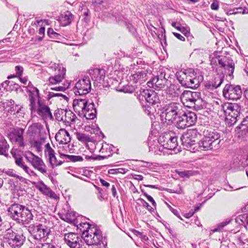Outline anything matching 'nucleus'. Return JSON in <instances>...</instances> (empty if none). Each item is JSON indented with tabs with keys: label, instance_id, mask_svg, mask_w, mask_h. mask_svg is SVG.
<instances>
[{
	"label": "nucleus",
	"instance_id": "1",
	"mask_svg": "<svg viewBox=\"0 0 248 248\" xmlns=\"http://www.w3.org/2000/svg\"><path fill=\"white\" fill-rule=\"evenodd\" d=\"M156 113L162 123L171 124L182 113L183 107L179 103L172 102L166 105H157Z\"/></svg>",
	"mask_w": 248,
	"mask_h": 248
},
{
	"label": "nucleus",
	"instance_id": "2",
	"mask_svg": "<svg viewBox=\"0 0 248 248\" xmlns=\"http://www.w3.org/2000/svg\"><path fill=\"white\" fill-rule=\"evenodd\" d=\"M175 76L182 86L192 89L197 88L203 79L191 68L178 71Z\"/></svg>",
	"mask_w": 248,
	"mask_h": 248
},
{
	"label": "nucleus",
	"instance_id": "3",
	"mask_svg": "<svg viewBox=\"0 0 248 248\" xmlns=\"http://www.w3.org/2000/svg\"><path fill=\"white\" fill-rule=\"evenodd\" d=\"M201 93L184 91L181 95V100L184 105L189 108H200L202 106V99Z\"/></svg>",
	"mask_w": 248,
	"mask_h": 248
},
{
	"label": "nucleus",
	"instance_id": "4",
	"mask_svg": "<svg viewBox=\"0 0 248 248\" xmlns=\"http://www.w3.org/2000/svg\"><path fill=\"white\" fill-rule=\"evenodd\" d=\"M225 115V122L230 125L234 124L240 115L241 107L236 103H227L222 106Z\"/></svg>",
	"mask_w": 248,
	"mask_h": 248
},
{
	"label": "nucleus",
	"instance_id": "5",
	"mask_svg": "<svg viewBox=\"0 0 248 248\" xmlns=\"http://www.w3.org/2000/svg\"><path fill=\"white\" fill-rule=\"evenodd\" d=\"M28 231L31 236L36 240L46 239L50 232L48 227L41 223L30 224L28 227Z\"/></svg>",
	"mask_w": 248,
	"mask_h": 248
},
{
	"label": "nucleus",
	"instance_id": "6",
	"mask_svg": "<svg viewBox=\"0 0 248 248\" xmlns=\"http://www.w3.org/2000/svg\"><path fill=\"white\" fill-rule=\"evenodd\" d=\"M82 238L88 245H97L102 241V232L97 227L93 225L87 232H84Z\"/></svg>",
	"mask_w": 248,
	"mask_h": 248
},
{
	"label": "nucleus",
	"instance_id": "7",
	"mask_svg": "<svg viewBox=\"0 0 248 248\" xmlns=\"http://www.w3.org/2000/svg\"><path fill=\"white\" fill-rule=\"evenodd\" d=\"M169 70L160 66L156 72V91H165L168 89L170 81L166 78L167 72Z\"/></svg>",
	"mask_w": 248,
	"mask_h": 248
},
{
	"label": "nucleus",
	"instance_id": "8",
	"mask_svg": "<svg viewBox=\"0 0 248 248\" xmlns=\"http://www.w3.org/2000/svg\"><path fill=\"white\" fill-rule=\"evenodd\" d=\"M26 158L35 169L44 175L46 174L47 172L46 166L41 158L35 155L30 151L27 153Z\"/></svg>",
	"mask_w": 248,
	"mask_h": 248
},
{
	"label": "nucleus",
	"instance_id": "9",
	"mask_svg": "<svg viewBox=\"0 0 248 248\" xmlns=\"http://www.w3.org/2000/svg\"><path fill=\"white\" fill-rule=\"evenodd\" d=\"M223 94L229 100H236L241 98L242 90L239 85L227 84L223 89Z\"/></svg>",
	"mask_w": 248,
	"mask_h": 248
},
{
	"label": "nucleus",
	"instance_id": "10",
	"mask_svg": "<svg viewBox=\"0 0 248 248\" xmlns=\"http://www.w3.org/2000/svg\"><path fill=\"white\" fill-rule=\"evenodd\" d=\"M216 58L220 67L224 69L225 74L230 77H233L234 70V63L233 60L230 57L224 56H218Z\"/></svg>",
	"mask_w": 248,
	"mask_h": 248
},
{
	"label": "nucleus",
	"instance_id": "11",
	"mask_svg": "<svg viewBox=\"0 0 248 248\" xmlns=\"http://www.w3.org/2000/svg\"><path fill=\"white\" fill-rule=\"evenodd\" d=\"M199 134L196 129H188L181 138L183 145L187 149L195 144V139Z\"/></svg>",
	"mask_w": 248,
	"mask_h": 248
},
{
	"label": "nucleus",
	"instance_id": "12",
	"mask_svg": "<svg viewBox=\"0 0 248 248\" xmlns=\"http://www.w3.org/2000/svg\"><path fill=\"white\" fill-rule=\"evenodd\" d=\"M91 89V82L89 79L85 78L78 81L74 88L76 95H82L87 94Z\"/></svg>",
	"mask_w": 248,
	"mask_h": 248
},
{
	"label": "nucleus",
	"instance_id": "13",
	"mask_svg": "<svg viewBox=\"0 0 248 248\" xmlns=\"http://www.w3.org/2000/svg\"><path fill=\"white\" fill-rule=\"evenodd\" d=\"M65 243L70 248H81V238L77 233L70 232L65 233L64 236Z\"/></svg>",
	"mask_w": 248,
	"mask_h": 248
},
{
	"label": "nucleus",
	"instance_id": "14",
	"mask_svg": "<svg viewBox=\"0 0 248 248\" xmlns=\"http://www.w3.org/2000/svg\"><path fill=\"white\" fill-rule=\"evenodd\" d=\"M38 108L36 111L38 115L44 120H52L53 116L50 108L40 100L38 101Z\"/></svg>",
	"mask_w": 248,
	"mask_h": 248
},
{
	"label": "nucleus",
	"instance_id": "15",
	"mask_svg": "<svg viewBox=\"0 0 248 248\" xmlns=\"http://www.w3.org/2000/svg\"><path fill=\"white\" fill-rule=\"evenodd\" d=\"M23 208H25V206L18 203H13L7 209L8 215L13 220L18 221Z\"/></svg>",
	"mask_w": 248,
	"mask_h": 248
},
{
	"label": "nucleus",
	"instance_id": "16",
	"mask_svg": "<svg viewBox=\"0 0 248 248\" xmlns=\"http://www.w3.org/2000/svg\"><path fill=\"white\" fill-rule=\"evenodd\" d=\"M24 130L22 128H18L15 129L14 131L10 135V140L12 142H14L19 147H24Z\"/></svg>",
	"mask_w": 248,
	"mask_h": 248
},
{
	"label": "nucleus",
	"instance_id": "17",
	"mask_svg": "<svg viewBox=\"0 0 248 248\" xmlns=\"http://www.w3.org/2000/svg\"><path fill=\"white\" fill-rule=\"evenodd\" d=\"M203 136L205 137L209 140H211L212 143H216V148L219 149L220 147V135L216 130L212 129H205L203 131Z\"/></svg>",
	"mask_w": 248,
	"mask_h": 248
},
{
	"label": "nucleus",
	"instance_id": "18",
	"mask_svg": "<svg viewBox=\"0 0 248 248\" xmlns=\"http://www.w3.org/2000/svg\"><path fill=\"white\" fill-rule=\"evenodd\" d=\"M25 241V237L22 234L13 233L7 242L12 248L20 247Z\"/></svg>",
	"mask_w": 248,
	"mask_h": 248
},
{
	"label": "nucleus",
	"instance_id": "19",
	"mask_svg": "<svg viewBox=\"0 0 248 248\" xmlns=\"http://www.w3.org/2000/svg\"><path fill=\"white\" fill-rule=\"evenodd\" d=\"M29 93V100H30V107L31 113L36 112V107L35 101L36 98H38V101L40 100V93L39 90L34 87L32 91H28Z\"/></svg>",
	"mask_w": 248,
	"mask_h": 248
},
{
	"label": "nucleus",
	"instance_id": "20",
	"mask_svg": "<svg viewBox=\"0 0 248 248\" xmlns=\"http://www.w3.org/2000/svg\"><path fill=\"white\" fill-rule=\"evenodd\" d=\"M55 138L59 144L69 143L71 141L69 132L64 128L60 129L56 133Z\"/></svg>",
	"mask_w": 248,
	"mask_h": 248
},
{
	"label": "nucleus",
	"instance_id": "21",
	"mask_svg": "<svg viewBox=\"0 0 248 248\" xmlns=\"http://www.w3.org/2000/svg\"><path fill=\"white\" fill-rule=\"evenodd\" d=\"M80 115H82L88 120H93L95 118L96 116V110L94 103H88Z\"/></svg>",
	"mask_w": 248,
	"mask_h": 248
},
{
	"label": "nucleus",
	"instance_id": "22",
	"mask_svg": "<svg viewBox=\"0 0 248 248\" xmlns=\"http://www.w3.org/2000/svg\"><path fill=\"white\" fill-rule=\"evenodd\" d=\"M36 187L42 194L46 196L55 200L59 199V197L55 193L47 187L43 182L39 183Z\"/></svg>",
	"mask_w": 248,
	"mask_h": 248
},
{
	"label": "nucleus",
	"instance_id": "23",
	"mask_svg": "<svg viewBox=\"0 0 248 248\" xmlns=\"http://www.w3.org/2000/svg\"><path fill=\"white\" fill-rule=\"evenodd\" d=\"M88 102L86 99H76L73 102V107L75 111L80 115L83 112Z\"/></svg>",
	"mask_w": 248,
	"mask_h": 248
},
{
	"label": "nucleus",
	"instance_id": "24",
	"mask_svg": "<svg viewBox=\"0 0 248 248\" xmlns=\"http://www.w3.org/2000/svg\"><path fill=\"white\" fill-rule=\"evenodd\" d=\"M170 138V135L169 133H164L161 134L157 138V141L160 146H158L157 151L156 150V154L161 155L163 153L164 155L165 152L164 151L165 148H163V143H166L168 140Z\"/></svg>",
	"mask_w": 248,
	"mask_h": 248
},
{
	"label": "nucleus",
	"instance_id": "25",
	"mask_svg": "<svg viewBox=\"0 0 248 248\" xmlns=\"http://www.w3.org/2000/svg\"><path fill=\"white\" fill-rule=\"evenodd\" d=\"M216 143H212L211 140L203 136V138L200 141L199 145L200 148L202 150H216L218 149L216 148Z\"/></svg>",
	"mask_w": 248,
	"mask_h": 248
},
{
	"label": "nucleus",
	"instance_id": "26",
	"mask_svg": "<svg viewBox=\"0 0 248 248\" xmlns=\"http://www.w3.org/2000/svg\"><path fill=\"white\" fill-rule=\"evenodd\" d=\"M30 145L32 148L35 149L37 153L42 152V145L45 142V139L43 138H31L29 140Z\"/></svg>",
	"mask_w": 248,
	"mask_h": 248
},
{
	"label": "nucleus",
	"instance_id": "27",
	"mask_svg": "<svg viewBox=\"0 0 248 248\" xmlns=\"http://www.w3.org/2000/svg\"><path fill=\"white\" fill-rule=\"evenodd\" d=\"M22 213L18 222H22L24 224H29L33 219V215L31 211L27 207L23 208L21 210Z\"/></svg>",
	"mask_w": 248,
	"mask_h": 248
},
{
	"label": "nucleus",
	"instance_id": "28",
	"mask_svg": "<svg viewBox=\"0 0 248 248\" xmlns=\"http://www.w3.org/2000/svg\"><path fill=\"white\" fill-rule=\"evenodd\" d=\"M186 112L182 109V113L180 116H178L176 119V125L179 129H184L187 127H189L186 120Z\"/></svg>",
	"mask_w": 248,
	"mask_h": 248
},
{
	"label": "nucleus",
	"instance_id": "29",
	"mask_svg": "<svg viewBox=\"0 0 248 248\" xmlns=\"http://www.w3.org/2000/svg\"><path fill=\"white\" fill-rule=\"evenodd\" d=\"M65 75V70L62 69L61 73L49 78L48 80V84L50 85H55L60 83L64 79Z\"/></svg>",
	"mask_w": 248,
	"mask_h": 248
},
{
	"label": "nucleus",
	"instance_id": "30",
	"mask_svg": "<svg viewBox=\"0 0 248 248\" xmlns=\"http://www.w3.org/2000/svg\"><path fill=\"white\" fill-rule=\"evenodd\" d=\"M73 18V15L70 12L66 11L61 16L59 21L62 26H66L71 23Z\"/></svg>",
	"mask_w": 248,
	"mask_h": 248
},
{
	"label": "nucleus",
	"instance_id": "31",
	"mask_svg": "<svg viewBox=\"0 0 248 248\" xmlns=\"http://www.w3.org/2000/svg\"><path fill=\"white\" fill-rule=\"evenodd\" d=\"M178 145L177 138L176 136H171L170 138L167 140L166 143H163V148L165 150H174Z\"/></svg>",
	"mask_w": 248,
	"mask_h": 248
},
{
	"label": "nucleus",
	"instance_id": "32",
	"mask_svg": "<svg viewBox=\"0 0 248 248\" xmlns=\"http://www.w3.org/2000/svg\"><path fill=\"white\" fill-rule=\"evenodd\" d=\"M91 74L92 79L98 82L103 80L105 77L104 70L98 68L94 69Z\"/></svg>",
	"mask_w": 248,
	"mask_h": 248
},
{
	"label": "nucleus",
	"instance_id": "33",
	"mask_svg": "<svg viewBox=\"0 0 248 248\" xmlns=\"http://www.w3.org/2000/svg\"><path fill=\"white\" fill-rule=\"evenodd\" d=\"M166 89L165 91H161L160 93H156V107L157 105H166L167 103V98H166L167 92Z\"/></svg>",
	"mask_w": 248,
	"mask_h": 248
},
{
	"label": "nucleus",
	"instance_id": "34",
	"mask_svg": "<svg viewBox=\"0 0 248 248\" xmlns=\"http://www.w3.org/2000/svg\"><path fill=\"white\" fill-rule=\"evenodd\" d=\"M69 150V143L61 144L58 147V152L61 158L65 157L67 158V156H69V155L67 154Z\"/></svg>",
	"mask_w": 248,
	"mask_h": 248
},
{
	"label": "nucleus",
	"instance_id": "35",
	"mask_svg": "<svg viewBox=\"0 0 248 248\" xmlns=\"http://www.w3.org/2000/svg\"><path fill=\"white\" fill-rule=\"evenodd\" d=\"M168 88L167 91H166L167 93H168L172 96H178L181 93L180 87L178 85L170 84L169 87H168Z\"/></svg>",
	"mask_w": 248,
	"mask_h": 248
},
{
	"label": "nucleus",
	"instance_id": "36",
	"mask_svg": "<svg viewBox=\"0 0 248 248\" xmlns=\"http://www.w3.org/2000/svg\"><path fill=\"white\" fill-rule=\"evenodd\" d=\"M235 222L239 225L246 226L248 224V214L239 215L235 219Z\"/></svg>",
	"mask_w": 248,
	"mask_h": 248
},
{
	"label": "nucleus",
	"instance_id": "37",
	"mask_svg": "<svg viewBox=\"0 0 248 248\" xmlns=\"http://www.w3.org/2000/svg\"><path fill=\"white\" fill-rule=\"evenodd\" d=\"M186 120L189 126L193 125L197 121V117L195 113L192 111L186 112Z\"/></svg>",
	"mask_w": 248,
	"mask_h": 248
},
{
	"label": "nucleus",
	"instance_id": "38",
	"mask_svg": "<svg viewBox=\"0 0 248 248\" xmlns=\"http://www.w3.org/2000/svg\"><path fill=\"white\" fill-rule=\"evenodd\" d=\"M146 96L145 99L147 102L151 104L152 106H154L155 103V93L153 90H148L147 93H145Z\"/></svg>",
	"mask_w": 248,
	"mask_h": 248
},
{
	"label": "nucleus",
	"instance_id": "39",
	"mask_svg": "<svg viewBox=\"0 0 248 248\" xmlns=\"http://www.w3.org/2000/svg\"><path fill=\"white\" fill-rule=\"evenodd\" d=\"M55 154L54 149L51 146L50 144L49 143H46L44 147V155L45 157L48 158Z\"/></svg>",
	"mask_w": 248,
	"mask_h": 248
},
{
	"label": "nucleus",
	"instance_id": "40",
	"mask_svg": "<svg viewBox=\"0 0 248 248\" xmlns=\"http://www.w3.org/2000/svg\"><path fill=\"white\" fill-rule=\"evenodd\" d=\"M75 136L77 139L81 142L86 143L91 141V140L90 136L84 133L76 132Z\"/></svg>",
	"mask_w": 248,
	"mask_h": 248
},
{
	"label": "nucleus",
	"instance_id": "41",
	"mask_svg": "<svg viewBox=\"0 0 248 248\" xmlns=\"http://www.w3.org/2000/svg\"><path fill=\"white\" fill-rule=\"evenodd\" d=\"M76 116L71 111H65L64 118L62 117L61 120L66 122L67 123H71L75 121Z\"/></svg>",
	"mask_w": 248,
	"mask_h": 248
},
{
	"label": "nucleus",
	"instance_id": "42",
	"mask_svg": "<svg viewBox=\"0 0 248 248\" xmlns=\"http://www.w3.org/2000/svg\"><path fill=\"white\" fill-rule=\"evenodd\" d=\"M242 132V134H246L248 132V116L242 122L240 125L237 127Z\"/></svg>",
	"mask_w": 248,
	"mask_h": 248
},
{
	"label": "nucleus",
	"instance_id": "43",
	"mask_svg": "<svg viewBox=\"0 0 248 248\" xmlns=\"http://www.w3.org/2000/svg\"><path fill=\"white\" fill-rule=\"evenodd\" d=\"M49 163L52 168L59 166L63 163V161L58 160L55 155H54L47 158Z\"/></svg>",
	"mask_w": 248,
	"mask_h": 248
},
{
	"label": "nucleus",
	"instance_id": "44",
	"mask_svg": "<svg viewBox=\"0 0 248 248\" xmlns=\"http://www.w3.org/2000/svg\"><path fill=\"white\" fill-rule=\"evenodd\" d=\"M13 157L15 160L16 164L19 167L23 166L25 163L23 161L22 157L20 155H17L15 152H11Z\"/></svg>",
	"mask_w": 248,
	"mask_h": 248
},
{
	"label": "nucleus",
	"instance_id": "45",
	"mask_svg": "<svg viewBox=\"0 0 248 248\" xmlns=\"http://www.w3.org/2000/svg\"><path fill=\"white\" fill-rule=\"evenodd\" d=\"M93 225H90L88 223H80L78 226V228L80 230V232L82 233V237H83L84 235V232H87L89 228H91V226Z\"/></svg>",
	"mask_w": 248,
	"mask_h": 248
},
{
	"label": "nucleus",
	"instance_id": "46",
	"mask_svg": "<svg viewBox=\"0 0 248 248\" xmlns=\"http://www.w3.org/2000/svg\"><path fill=\"white\" fill-rule=\"evenodd\" d=\"M231 221V219H227L225 221L219 223L217 228L214 229L213 230V232H216L220 231L221 229H222L225 226L227 225L228 224L230 223V222Z\"/></svg>",
	"mask_w": 248,
	"mask_h": 248
},
{
	"label": "nucleus",
	"instance_id": "47",
	"mask_svg": "<svg viewBox=\"0 0 248 248\" xmlns=\"http://www.w3.org/2000/svg\"><path fill=\"white\" fill-rule=\"evenodd\" d=\"M224 75L223 74L221 75H217L216 76L213 80L214 82V84L217 85V88L220 86V85L222 83L224 80Z\"/></svg>",
	"mask_w": 248,
	"mask_h": 248
},
{
	"label": "nucleus",
	"instance_id": "48",
	"mask_svg": "<svg viewBox=\"0 0 248 248\" xmlns=\"http://www.w3.org/2000/svg\"><path fill=\"white\" fill-rule=\"evenodd\" d=\"M144 75V73L142 72H138L132 76L131 79L133 80L135 83H136L138 81L140 80L141 78L143 79Z\"/></svg>",
	"mask_w": 248,
	"mask_h": 248
},
{
	"label": "nucleus",
	"instance_id": "49",
	"mask_svg": "<svg viewBox=\"0 0 248 248\" xmlns=\"http://www.w3.org/2000/svg\"><path fill=\"white\" fill-rule=\"evenodd\" d=\"M240 161H241L238 165H240L241 167H245L248 165V156L246 155H240Z\"/></svg>",
	"mask_w": 248,
	"mask_h": 248
},
{
	"label": "nucleus",
	"instance_id": "50",
	"mask_svg": "<svg viewBox=\"0 0 248 248\" xmlns=\"http://www.w3.org/2000/svg\"><path fill=\"white\" fill-rule=\"evenodd\" d=\"M204 86L206 89L209 90H214L217 88V87L216 84H214V82L213 80L206 81L205 83Z\"/></svg>",
	"mask_w": 248,
	"mask_h": 248
},
{
	"label": "nucleus",
	"instance_id": "51",
	"mask_svg": "<svg viewBox=\"0 0 248 248\" xmlns=\"http://www.w3.org/2000/svg\"><path fill=\"white\" fill-rule=\"evenodd\" d=\"M15 70L16 71V78H20L22 77L23 72H24V68L20 65H16L15 67Z\"/></svg>",
	"mask_w": 248,
	"mask_h": 248
},
{
	"label": "nucleus",
	"instance_id": "52",
	"mask_svg": "<svg viewBox=\"0 0 248 248\" xmlns=\"http://www.w3.org/2000/svg\"><path fill=\"white\" fill-rule=\"evenodd\" d=\"M179 176H180L182 177H189L190 176H192L194 174V172L192 170H185L182 171H179L178 172Z\"/></svg>",
	"mask_w": 248,
	"mask_h": 248
},
{
	"label": "nucleus",
	"instance_id": "53",
	"mask_svg": "<svg viewBox=\"0 0 248 248\" xmlns=\"http://www.w3.org/2000/svg\"><path fill=\"white\" fill-rule=\"evenodd\" d=\"M67 159L72 162L82 161L83 160L82 157L81 156L73 155H69Z\"/></svg>",
	"mask_w": 248,
	"mask_h": 248
},
{
	"label": "nucleus",
	"instance_id": "54",
	"mask_svg": "<svg viewBox=\"0 0 248 248\" xmlns=\"http://www.w3.org/2000/svg\"><path fill=\"white\" fill-rule=\"evenodd\" d=\"M231 11H232V13H230V14H245L246 13H248V12H246V10L243 9L242 7H238L234 8L232 9Z\"/></svg>",
	"mask_w": 248,
	"mask_h": 248
},
{
	"label": "nucleus",
	"instance_id": "55",
	"mask_svg": "<svg viewBox=\"0 0 248 248\" xmlns=\"http://www.w3.org/2000/svg\"><path fill=\"white\" fill-rule=\"evenodd\" d=\"M6 173L9 176L15 177L20 180H22L23 179V177L22 176L16 175L14 170H8L6 171Z\"/></svg>",
	"mask_w": 248,
	"mask_h": 248
},
{
	"label": "nucleus",
	"instance_id": "56",
	"mask_svg": "<svg viewBox=\"0 0 248 248\" xmlns=\"http://www.w3.org/2000/svg\"><path fill=\"white\" fill-rule=\"evenodd\" d=\"M20 168L23 169L25 172L30 176H31L32 175H36L35 172L33 170H31L30 168L25 164Z\"/></svg>",
	"mask_w": 248,
	"mask_h": 248
},
{
	"label": "nucleus",
	"instance_id": "57",
	"mask_svg": "<svg viewBox=\"0 0 248 248\" xmlns=\"http://www.w3.org/2000/svg\"><path fill=\"white\" fill-rule=\"evenodd\" d=\"M20 168L23 169L25 172L30 176H31L32 175H36L35 172L33 170H31L30 168L25 164Z\"/></svg>",
	"mask_w": 248,
	"mask_h": 248
},
{
	"label": "nucleus",
	"instance_id": "58",
	"mask_svg": "<svg viewBox=\"0 0 248 248\" xmlns=\"http://www.w3.org/2000/svg\"><path fill=\"white\" fill-rule=\"evenodd\" d=\"M69 83L67 82L66 84H64L63 86L55 87L54 88H51L52 90L60 91H65L69 87Z\"/></svg>",
	"mask_w": 248,
	"mask_h": 248
},
{
	"label": "nucleus",
	"instance_id": "59",
	"mask_svg": "<svg viewBox=\"0 0 248 248\" xmlns=\"http://www.w3.org/2000/svg\"><path fill=\"white\" fill-rule=\"evenodd\" d=\"M178 31H181L186 36H187L188 34H190L189 29L185 28L184 27L181 26L180 29H178Z\"/></svg>",
	"mask_w": 248,
	"mask_h": 248
},
{
	"label": "nucleus",
	"instance_id": "60",
	"mask_svg": "<svg viewBox=\"0 0 248 248\" xmlns=\"http://www.w3.org/2000/svg\"><path fill=\"white\" fill-rule=\"evenodd\" d=\"M168 208L170 209V210L171 211V212L175 215L176 217H177L178 218H180L181 219H182L180 216L178 211L174 208H173L169 204L166 203Z\"/></svg>",
	"mask_w": 248,
	"mask_h": 248
},
{
	"label": "nucleus",
	"instance_id": "61",
	"mask_svg": "<svg viewBox=\"0 0 248 248\" xmlns=\"http://www.w3.org/2000/svg\"><path fill=\"white\" fill-rule=\"evenodd\" d=\"M166 190L170 193H176V194H181L182 193V189L180 187L179 188L177 189H167Z\"/></svg>",
	"mask_w": 248,
	"mask_h": 248
},
{
	"label": "nucleus",
	"instance_id": "62",
	"mask_svg": "<svg viewBox=\"0 0 248 248\" xmlns=\"http://www.w3.org/2000/svg\"><path fill=\"white\" fill-rule=\"evenodd\" d=\"M211 8L213 10H217L219 8L218 2L217 0H214L213 2L211 4Z\"/></svg>",
	"mask_w": 248,
	"mask_h": 248
},
{
	"label": "nucleus",
	"instance_id": "63",
	"mask_svg": "<svg viewBox=\"0 0 248 248\" xmlns=\"http://www.w3.org/2000/svg\"><path fill=\"white\" fill-rule=\"evenodd\" d=\"M6 147L3 142H0V155H4L6 154Z\"/></svg>",
	"mask_w": 248,
	"mask_h": 248
},
{
	"label": "nucleus",
	"instance_id": "64",
	"mask_svg": "<svg viewBox=\"0 0 248 248\" xmlns=\"http://www.w3.org/2000/svg\"><path fill=\"white\" fill-rule=\"evenodd\" d=\"M36 248H55L53 246H50L48 243L41 244Z\"/></svg>",
	"mask_w": 248,
	"mask_h": 248
}]
</instances>
